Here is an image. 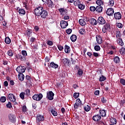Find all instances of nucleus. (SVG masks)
<instances>
[{"mask_svg":"<svg viewBox=\"0 0 125 125\" xmlns=\"http://www.w3.org/2000/svg\"><path fill=\"white\" fill-rule=\"evenodd\" d=\"M44 121V117L43 116L39 115L36 117V122L39 124V123H42V122H43Z\"/></svg>","mask_w":125,"mask_h":125,"instance_id":"nucleus-9","label":"nucleus"},{"mask_svg":"<svg viewBox=\"0 0 125 125\" xmlns=\"http://www.w3.org/2000/svg\"><path fill=\"white\" fill-rule=\"evenodd\" d=\"M47 15H48V13L47 12V11L45 10H43V9L40 15L41 18H42L43 19H45Z\"/></svg>","mask_w":125,"mask_h":125,"instance_id":"nucleus-8","label":"nucleus"},{"mask_svg":"<svg viewBox=\"0 0 125 125\" xmlns=\"http://www.w3.org/2000/svg\"><path fill=\"white\" fill-rule=\"evenodd\" d=\"M106 79L107 78L105 77V76L102 75L99 78V81L100 82H104V81H106Z\"/></svg>","mask_w":125,"mask_h":125,"instance_id":"nucleus-37","label":"nucleus"},{"mask_svg":"<svg viewBox=\"0 0 125 125\" xmlns=\"http://www.w3.org/2000/svg\"><path fill=\"white\" fill-rule=\"evenodd\" d=\"M42 97H43V95L42 93H40L39 94H35L32 96L33 99L36 101H41L42 99Z\"/></svg>","mask_w":125,"mask_h":125,"instance_id":"nucleus-3","label":"nucleus"},{"mask_svg":"<svg viewBox=\"0 0 125 125\" xmlns=\"http://www.w3.org/2000/svg\"><path fill=\"white\" fill-rule=\"evenodd\" d=\"M43 10V7L42 6H39L35 9L34 13L36 16H41L42 12Z\"/></svg>","mask_w":125,"mask_h":125,"instance_id":"nucleus-2","label":"nucleus"},{"mask_svg":"<svg viewBox=\"0 0 125 125\" xmlns=\"http://www.w3.org/2000/svg\"><path fill=\"white\" fill-rule=\"evenodd\" d=\"M32 33L33 31L32 30L27 29L25 32V36H27V37H29V38H30L31 36H32Z\"/></svg>","mask_w":125,"mask_h":125,"instance_id":"nucleus-18","label":"nucleus"},{"mask_svg":"<svg viewBox=\"0 0 125 125\" xmlns=\"http://www.w3.org/2000/svg\"><path fill=\"white\" fill-rule=\"evenodd\" d=\"M60 24L62 29H65V28H67V26H68V22L65 21H62Z\"/></svg>","mask_w":125,"mask_h":125,"instance_id":"nucleus-12","label":"nucleus"},{"mask_svg":"<svg viewBox=\"0 0 125 125\" xmlns=\"http://www.w3.org/2000/svg\"><path fill=\"white\" fill-rule=\"evenodd\" d=\"M59 11L60 13V15H62V16H64V15H67V14H68V11L66 9L64 8L59 9Z\"/></svg>","mask_w":125,"mask_h":125,"instance_id":"nucleus-7","label":"nucleus"},{"mask_svg":"<svg viewBox=\"0 0 125 125\" xmlns=\"http://www.w3.org/2000/svg\"><path fill=\"white\" fill-rule=\"evenodd\" d=\"M70 40L71 41V42H76V41H77V36H76L75 35H72L71 37H70Z\"/></svg>","mask_w":125,"mask_h":125,"instance_id":"nucleus-25","label":"nucleus"},{"mask_svg":"<svg viewBox=\"0 0 125 125\" xmlns=\"http://www.w3.org/2000/svg\"><path fill=\"white\" fill-rule=\"evenodd\" d=\"M7 108H9V109H10V108H12V105H11V103L10 102H9L8 103L6 104Z\"/></svg>","mask_w":125,"mask_h":125,"instance_id":"nucleus-53","label":"nucleus"},{"mask_svg":"<svg viewBox=\"0 0 125 125\" xmlns=\"http://www.w3.org/2000/svg\"><path fill=\"white\" fill-rule=\"evenodd\" d=\"M117 26L118 28H120V29H122V28H123V24L121 23H118L117 24Z\"/></svg>","mask_w":125,"mask_h":125,"instance_id":"nucleus-62","label":"nucleus"},{"mask_svg":"<svg viewBox=\"0 0 125 125\" xmlns=\"http://www.w3.org/2000/svg\"><path fill=\"white\" fill-rule=\"evenodd\" d=\"M51 113L54 117H56L58 115V113H57V111H55V110L52 109L51 110Z\"/></svg>","mask_w":125,"mask_h":125,"instance_id":"nucleus-32","label":"nucleus"},{"mask_svg":"<svg viewBox=\"0 0 125 125\" xmlns=\"http://www.w3.org/2000/svg\"><path fill=\"white\" fill-rule=\"evenodd\" d=\"M115 4V0H108V6H114Z\"/></svg>","mask_w":125,"mask_h":125,"instance_id":"nucleus-26","label":"nucleus"},{"mask_svg":"<svg viewBox=\"0 0 125 125\" xmlns=\"http://www.w3.org/2000/svg\"><path fill=\"white\" fill-rule=\"evenodd\" d=\"M114 18L116 20H120L122 19V14L120 12L115 13L114 14Z\"/></svg>","mask_w":125,"mask_h":125,"instance_id":"nucleus-13","label":"nucleus"},{"mask_svg":"<svg viewBox=\"0 0 125 125\" xmlns=\"http://www.w3.org/2000/svg\"><path fill=\"white\" fill-rule=\"evenodd\" d=\"M63 63L64 64V65H67L68 64H69V63H70V61H69V59H64L63 60Z\"/></svg>","mask_w":125,"mask_h":125,"instance_id":"nucleus-42","label":"nucleus"},{"mask_svg":"<svg viewBox=\"0 0 125 125\" xmlns=\"http://www.w3.org/2000/svg\"><path fill=\"white\" fill-rule=\"evenodd\" d=\"M70 50L71 49H70V47L69 46L66 45L64 46V52H65V53H69Z\"/></svg>","mask_w":125,"mask_h":125,"instance_id":"nucleus-27","label":"nucleus"},{"mask_svg":"<svg viewBox=\"0 0 125 125\" xmlns=\"http://www.w3.org/2000/svg\"><path fill=\"white\" fill-rule=\"evenodd\" d=\"M46 3H47L48 6H49V7H51V8L54 6V4L53 3V2L51 1V0H48Z\"/></svg>","mask_w":125,"mask_h":125,"instance_id":"nucleus-20","label":"nucleus"},{"mask_svg":"<svg viewBox=\"0 0 125 125\" xmlns=\"http://www.w3.org/2000/svg\"><path fill=\"white\" fill-rule=\"evenodd\" d=\"M66 32L68 35H70V34H71V33H72V29L69 28L66 30Z\"/></svg>","mask_w":125,"mask_h":125,"instance_id":"nucleus-58","label":"nucleus"},{"mask_svg":"<svg viewBox=\"0 0 125 125\" xmlns=\"http://www.w3.org/2000/svg\"><path fill=\"white\" fill-rule=\"evenodd\" d=\"M19 12L20 14H23V15L26 14V12L25 11V10L23 9H20L19 10Z\"/></svg>","mask_w":125,"mask_h":125,"instance_id":"nucleus-44","label":"nucleus"},{"mask_svg":"<svg viewBox=\"0 0 125 125\" xmlns=\"http://www.w3.org/2000/svg\"><path fill=\"white\" fill-rule=\"evenodd\" d=\"M79 96H80V93H74L73 94V97L76 99H77V98H78L79 97Z\"/></svg>","mask_w":125,"mask_h":125,"instance_id":"nucleus-47","label":"nucleus"},{"mask_svg":"<svg viewBox=\"0 0 125 125\" xmlns=\"http://www.w3.org/2000/svg\"><path fill=\"white\" fill-rule=\"evenodd\" d=\"M114 62L116 63H120V58L118 56L115 57L114 58Z\"/></svg>","mask_w":125,"mask_h":125,"instance_id":"nucleus-33","label":"nucleus"},{"mask_svg":"<svg viewBox=\"0 0 125 125\" xmlns=\"http://www.w3.org/2000/svg\"><path fill=\"white\" fill-rule=\"evenodd\" d=\"M18 77L20 81H24V79H25V76H24V74H23V73H20L18 75Z\"/></svg>","mask_w":125,"mask_h":125,"instance_id":"nucleus-21","label":"nucleus"},{"mask_svg":"<svg viewBox=\"0 0 125 125\" xmlns=\"http://www.w3.org/2000/svg\"><path fill=\"white\" fill-rule=\"evenodd\" d=\"M25 94H26V95H27V96H29V95H30V89H26L25 91Z\"/></svg>","mask_w":125,"mask_h":125,"instance_id":"nucleus-59","label":"nucleus"},{"mask_svg":"<svg viewBox=\"0 0 125 125\" xmlns=\"http://www.w3.org/2000/svg\"><path fill=\"white\" fill-rule=\"evenodd\" d=\"M83 70H82V69H79L78 71V74L79 76H82V75H83Z\"/></svg>","mask_w":125,"mask_h":125,"instance_id":"nucleus-61","label":"nucleus"},{"mask_svg":"<svg viewBox=\"0 0 125 125\" xmlns=\"http://www.w3.org/2000/svg\"><path fill=\"white\" fill-rule=\"evenodd\" d=\"M80 3L81 1L80 0H76L74 1V4L75 6H78Z\"/></svg>","mask_w":125,"mask_h":125,"instance_id":"nucleus-40","label":"nucleus"},{"mask_svg":"<svg viewBox=\"0 0 125 125\" xmlns=\"http://www.w3.org/2000/svg\"><path fill=\"white\" fill-rule=\"evenodd\" d=\"M120 83H121L123 85H125V79H121L120 80Z\"/></svg>","mask_w":125,"mask_h":125,"instance_id":"nucleus-57","label":"nucleus"},{"mask_svg":"<svg viewBox=\"0 0 125 125\" xmlns=\"http://www.w3.org/2000/svg\"><path fill=\"white\" fill-rule=\"evenodd\" d=\"M79 32L81 35H84V34H85V29L81 28L79 30Z\"/></svg>","mask_w":125,"mask_h":125,"instance_id":"nucleus-39","label":"nucleus"},{"mask_svg":"<svg viewBox=\"0 0 125 125\" xmlns=\"http://www.w3.org/2000/svg\"><path fill=\"white\" fill-rule=\"evenodd\" d=\"M104 28L107 30V31H109L110 30V24L109 23H105V24L104 25Z\"/></svg>","mask_w":125,"mask_h":125,"instance_id":"nucleus-34","label":"nucleus"},{"mask_svg":"<svg viewBox=\"0 0 125 125\" xmlns=\"http://www.w3.org/2000/svg\"><path fill=\"white\" fill-rule=\"evenodd\" d=\"M7 54L9 56H11V57L13 56V53H12V51L11 50L8 51Z\"/></svg>","mask_w":125,"mask_h":125,"instance_id":"nucleus-51","label":"nucleus"},{"mask_svg":"<svg viewBox=\"0 0 125 125\" xmlns=\"http://www.w3.org/2000/svg\"><path fill=\"white\" fill-rule=\"evenodd\" d=\"M50 66L51 68H53L54 69H57L58 68V64H56L53 62H50Z\"/></svg>","mask_w":125,"mask_h":125,"instance_id":"nucleus-19","label":"nucleus"},{"mask_svg":"<svg viewBox=\"0 0 125 125\" xmlns=\"http://www.w3.org/2000/svg\"><path fill=\"white\" fill-rule=\"evenodd\" d=\"M90 11H92L93 12H94L95 10H96V8L94 6H90Z\"/></svg>","mask_w":125,"mask_h":125,"instance_id":"nucleus-52","label":"nucleus"},{"mask_svg":"<svg viewBox=\"0 0 125 125\" xmlns=\"http://www.w3.org/2000/svg\"><path fill=\"white\" fill-rule=\"evenodd\" d=\"M103 10V7L102 6L98 5L96 7V11L99 13H101Z\"/></svg>","mask_w":125,"mask_h":125,"instance_id":"nucleus-16","label":"nucleus"},{"mask_svg":"<svg viewBox=\"0 0 125 125\" xmlns=\"http://www.w3.org/2000/svg\"><path fill=\"white\" fill-rule=\"evenodd\" d=\"M83 109L86 112H88L90 111V106L88 105H86L84 106Z\"/></svg>","mask_w":125,"mask_h":125,"instance_id":"nucleus-31","label":"nucleus"},{"mask_svg":"<svg viewBox=\"0 0 125 125\" xmlns=\"http://www.w3.org/2000/svg\"><path fill=\"white\" fill-rule=\"evenodd\" d=\"M94 49L96 50V51H99V50L101 49L100 46L97 45H95L94 46Z\"/></svg>","mask_w":125,"mask_h":125,"instance_id":"nucleus-46","label":"nucleus"},{"mask_svg":"<svg viewBox=\"0 0 125 125\" xmlns=\"http://www.w3.org/2000/svg\"><path fill=\"white\" fill-rule=\"evenodd\" d=\"M25 66L22 65L19 66L16 68V70L19 74H23V73H25Z\"/></svg>","mask_w":125,"mask_h":125,"instance_id":"nucleus-6","label":"nucleus"},{"mask_svg":"<svg viewBox=\"0 0 125 125\" xmlns=\"http://www.w3.org/2000/svg\"><path fill=\"white\" fill-rule=\"evenodd\" d=\"M106 14L108 16H113L114 14V9H113V8H108L106 10Z\"/></svg>","mask_w":125,"mask_h":125,"instance_id":"nucleus-10","label":"nucleus"},{"mask_svg":"<svg viewBox=\"0 0 125 125\" xmlns=\"http://www.w3.org/2000/svg\"><path fill=\"white\" fill-rule=\"evenodd\" d=\"M125 103V99H122L120 101V104L122 105L123 106L124 104Z\"/></svg>","mask_w":125,"mask_h":125,"instance_id":"nucleus-63","label":"nucleus"},{"mask_svg":"<svg viewBox=\"0 0 125 125\" xmlns=\"http://www.w3.org/2000/svg\"><path fill=\"white\" fill-rule=\"evenodd\" d=\"M20 97H21V99L24 100L25 99V93L21 92L20 94Z\"/></svg>","mask_w":125,"mask_h":125,"instance_id":"nucleus-41","label":"nucleus"},{"mask_svg":"<svg viewBox=\"0 0 125 125\" xmlns=\"http://www.w3.org/2000/svg\"><path fill=\"white\" fill-rule=\"evenodd\" d=\"M5 42L6 44H9L11 42V40L9 37H7L5 38Z\"/></svg>","mask_w":125,"mask_h":125,"instance_id":"nucleus-28","label":"nucleus"},{"mask_svg":"<svg viewBox=\"0 0 125 125\" xmlns=\"http://www.w3.org/2000/svg\"><path fill=\"white\" fill-rule=\"evenodd\" d=\"M47 44L50 46L53 45V42H52V41H47Z\"/></svg>","mask_w":125,"mask_h":125,"instance_id":"nucleus-56","label":"nucleus"},{"mask_svg":"<svg viewBox=\"0 0 125 125\" xmlns=\"http://www.w3.org/2000/svg\"><path fill=\"white\" fill-rule=\"evenodd\" d=\"M79 24L81 25V26H84L86 23H85V21H84V19H80L79 20Z\"/></svg>","mask_w":125,"mask_h":125,"instance_id":"nucleus-29","label":"nucleus"},{"mask_svg":"<svg viewBox=\"0 0 125 125\" xmlns=\"http://www.w3.org/2000/svg\"><path fill=\"white\" fill-rule=\"evenodd\" d=\"M87 55H88V56L90 58H91V56H92V53L90 52H88L87 53Z\"/></svg>","mask_w":125,"mask_h":125,"instance_id":"nucleus-64","label":"nucleus"},{"mask_svg":"<svg viewBox=\"0 0 125 125\" xmlns=\"http://www.w3.org/2000/svg\"><path fill=\"white\" fill-rule=\"evenodd\" d=\"M121 36H122V34H121V31H116V36L117 39H120Z\"/></svg>","mask_w":125,"mask_h":125,"instance_id":"nucleus-35","label":"nucleus"},{"mask_svg":"<svg viewBox=\"0 0 125 125\" xmlns=\"http://www.w3.org/2000/svg\"><path fill=\"white\" fill-rule=\"evenodd\" d=\"M89 23L90 24H91L92 26H95L97 25L98 22L97 21H96V20H95V19L92 18L89 20Z\"/></svg>","mask_w":125,"mask_h":125,"instance_id":"nucleus-15","label":"nucleus"},{"mask_svg":"<svg viewBox=\"0 0 125 125\" xmlns=\"http://www.w3.org/2000/svg\"><path fill=\"white\" fill-rule=\"evenodd\" d=\"M22 112L23 113H25V112H27V107L26 105H23L22 108Z\"/></svg>","mask_w":125,"mask_h":125,"instance_id":"nucleus-54","label":"nucleus"},{"mask_svg":"<svg viewBox=\"0 0 125 125\" xmlns=\"http://www.w3.org/2000/svg\"><path fill=\"white\" fill-rule=\"evenodd\" d=\"M96 41L99 44H101L102 43V38H101V36H99L96 37Z\"/></svg>","mask_w":125,"mask_h":125,"instance_id":"nucleus-24","label":"nucleus"},{"mask_svg":"<svg viewBox=\"0 0 125 125\" xmlns=\"http://www.w3.org/2000/svg\"><path fill=\"white\" fill-rule=\"evenodd\" d=\"M21 54L24 57H26V56H27V51L26 50H22L21 51Z\"/></svg>","mask_w":125,"mask_h":125,"instance_id":"nucleus-48","label":"nucleus"},{"mask_svg":"<svg viewBox=\"0 0 125 125\" xmlns=\"http://www.w3.org/2000/svg\"><path fill=\"white\" fill-rule=\"evenodd\" d=\"M92 119L95 122H99V121L101 120V116L99 115V114H97L93 116Z\"/></svg>","mask_w":125,"mask_h":125,"instance_id":"nucleus-14","label":"nucleus"},{"mask_svg":"<svg viewBox=\"0 0 125 125\" xmlns=\"http://www.w3.org/2000/svg\"><path fill=\"white\" fill-rule=\"evenodd\" d=\"M117 42V43L121 46H123V45H124V42H123V39H122L121 38H118Z\"/></svg>","mask_w":125,"mask_h":125,"instance_id":"nucleus-22","label":"nucleus"},{"mask_svg":"<svg viewBox=\"0 0 125 125\" xmlns=\"http://www.w3.org/2000/svg\"><path fill=\"white\" fill-rule=\"evenodd\" d=\"M18 58L20 59L21 61H25V60H26V57L22 56L21 54L18 55Z\"/></svg>","mask_w":125,"mask_h":125,"instance_id":"nucleus-30","label":"nucleus"},{"mask_svg":"<svg viewBox=\"0 0 125 125\" xmlns=\"http://www.w3.org/2000/svg\"><path fill=\"white\" fill-rule=\"evenodd\" d=\"M120 52L121 54H125V48L124 47H122L120 50Z\"/></svg>","mask_w":125,"mask_h":125,"instance_id":"nucleus-45","label":"nucleus"},{"mask_svg":"<svg viewBox=\"0 0 125 125\" xmlns=\"http://www.w3.org/2000/svg\"><path fill=\"white\" fill-rule=\"evenodd\" d=\"M63 16L64 20H69V19H70V17L68 15V14H66V15H64Z\"/></svg>","mask_w":125,"mask_h":125,"instance_id":"nucleus-49","label":"nucleus"},{"mask_svg":"<svg viewBox=\"0 0 125 125\" xmlns=\"http://www.w3.org/2000/svg\"><path fill=\"white\" fill-rule=\"evenodd\" d=\"M54 97V93L52 91H47L46 94V98L48 100H53Z\"/></svg>","mask_w":125,"mask_h":125,"instance_id":"nucleus-4","label":"nucleus"},{"mask_svg":"<svg viewBox=\"0 0 125 125\" xmlns=\"http://www.w3.org/2000/svg\"><path fill=\"white\" fill-rule=\"evenodd\" d=\"M8 98L9 99L10 101L12 102H13L14 105H17V103L16 102V98H15V96H14V95L13 94H9L8 95Z\"/></svg>","mask_w":125,"mask_h":125,"instance_id":"nucleus-5","label":"nucleus"},{"mask_svg":"<svg viewBox=\"0 0 125 125\" xmlns=\"http://www.w3.org/2000/svg\"><path fill=\"white\" fill-rule=\"evenodd\" d=\"M58 48L59 50H60V51H62V50H63V49H64V47H63V46H61V45H58Z\"/></svg>","mask_w":125,"mask_h":125,"instance_id":"nucleus-55","label":"nucleus"},{"mask_svg":"<svg viewBox=\"0 0 125 125\" xmlns=\"http://www.w3.org/2000/svg\"><path fill=\"white\" fill-rule=\"evenodd\" d=\"M78 6L79 9H81V10H83V9H84V7H85V6L81 3Z\"/></svg>","mask_w":125,"mask_h":125,"instance_id":"nucleus-36","label":"nucleus"},{"mask_svg":"<svg viewBox=\"0 0 125 125\" xmlns=\"http://www.w3.org/2000/svg\"><path fill=\"white\" fill-rule=\"evenodd\" d=\"M100 115L102 117H105L106 116V110L103 109V110H100Z\"/></svg>","mask_w":125,"mask_h":125,"instance_id":"nucleus-23","label":"nucleus"},{"mask_svg":"<svg viewBox=\"0 0 125 125\" xmlns=\"http://www.w3.org/2000/svg\"><path fill=\"white\" fill-rule=\"evenodd\" d=\"M96 3L98 4V5H103V1L102 0H97L96 2Z\"/></svg>","mask_w":125,"mask_h":125,"instance_id":"nucleus-38","label":"nucleus"},{"mask_svg":"<svg viewBox=\"0 0 125 125\" xmlns=\"http://www.w3.org/2000/svg\"><path fill=\"white\" fill-rule=\"evenodd\" d=\"M97 22L98 23H99V24H100L101 25H104V24L106 23V21L102 17H99Z\"/></svg>","mask_w":125,"mask_h":125,"instance_id":"nucleus-11","label":"nucleus"},{"mask_svg":"<svg viewBox=\"0 0 125 125\" xmlns=\"http://www.w3.org/2000/svg\"><path fill=\"white\" fill-rule=\"evenodd\" d=\"M25 79L26 80V83L27 84H31L32 83V81H31L32 79L31 78V77L29 75H26L25 77Z\"/></svg>","mask_w":125,"mask_h":125,"instance_id":"nucleus-17","label":"nucleus"},{"mask_svg":"<svg viewBox=\"0 0 125 125\" xmlns=\"http://www.w3.org/2000/svg\"><path fill=\"white\" fill-rule=\"evenodd\" d=\"M79 107H80V104H78L76 103L74 105V109H79Z\"/></svg>","mask_w":125,"mask_h":125,"instance_id":"nucleus-60","label":"nucleus"},{"mask_svg":"<svg viewBox=\"0 0 125 125\" xmlns=\"http://www.w3.org/2000/svg\"><path fill=\"white\" fill-rule=\"evenodd\" d=\"M0 102H2V103H4L5 101H6V98L4 96L1 97L0 98Z\"/></svg>","mask_w":125,"mask_h":125,"instance_id":"nucleus-43","label":"nucleus"},{"mask_svg":"<svg viewBox=\"0 0 125 125\" xmlns=\"http://www.w3.org/2000/svg\"><path fill=\"white\" fill-rule=\"evenodd\" d=\"M76 103L79 105H82V101L80 99H77L76 101Z\"/></svg>","mask_w":125,"mask_h":125,"instance_id":"nucleus-50","label":"nucleus"},{"mask_svg":"<svg viewBox=\"0 0 125 125\" xmlns=\"http://www.w3.org/2000/svg\"><path fill=\"white\" fill-rule=\"evenodd\" d=\"M8 119L12 124H15L16 123V116L15 114L10 113L8 114Z\"/></svg>","mask_w":125,"mask_h":125,"instance_id":"nucleus-1","label":"nucleus"}]
</instances>
